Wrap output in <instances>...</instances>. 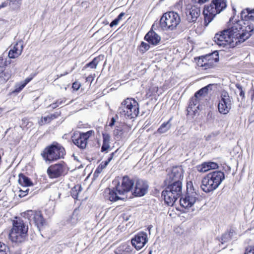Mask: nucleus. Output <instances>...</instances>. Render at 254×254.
Segmentation results:
<instances>
[{
  "label": "nucleus",
  "mask_w": 254,
  "mask_h": 254,
  "mask_svg": "<svg viewBox=\"0 0 254 254\" xmlns=\"http://www.w3.org/2000/svg\"><path fill=\"white\" fill-rule=\"evenodd\" d=\"M244 23L242 20H237L228 29H226L229 33L231 39L234 42H237V45L238 44L244 42L248 39L253 33L254 26L253 25H249L245 27V31L242 30V24Z\"/></svg>",
  "instance_id": "nucleus-1"
},
{
  "label": "nucleus",
  "mask_w": 254,
  "mask_h": 254,
  "mask_svg": "<svg viewBox=\"0 0 254 254\" xmlns=\"http://www.w3.org/2000/svg\"><path fill=\"white\" fill-rule=\"evenodd\" d=\"M28 227L23 220L17 218L12 222V227L9 233V240L17 244L25 241L28 235Z\"/></svg>",
  "instance_id": "nucleus-2"
},
{
  "label": "nucleus",
  "mask_w": 254,
  "mask_h": 254,
  "mask_svg": "<svg viewBox=\"0 0 254 254\" xmlns=\"http://www.w3.org/2000/svg\"><path fill=\"white\" fill-rule=\"evenodd\" d=\"M169 183L170 184L162 192V196L167 205L172 206L182 195V185L181 181H169Z\"/></svg>",
  "instance_id": "nucleus-3"
},
{
  "label": "nucleus",
  "mask_w": 254,
  "mask_h": 254,
  "mask_svg": "<svg viewBox=\"0 0 254 254\" xmlns=\"http://www.w3.org/2000/svg\"><path fill=\"white\" fill-rule=\"evenodd\" d=\"M65 154L64 147L57 142L46 147L41 153V156L46 162H53L64 158Z\"/></svg>",
  "instance_id": "nucleus-4"
},
{
  "label": "nucleus",
  "mask_w": 254,
  "mask_h": 254,
  "mask_svg": "<svg viewBox=\"0 0 254 254\" xmlns=\"http://www.w3.org/2000/svg\"><path fill=\"white\" fill-rule=\"evenodd\" d=\"M226 7V0H212L209 5L205 6L203 13L206 25L210 23L217 14L225 9Z\"/></svg>",
  "instance_id": "nucleus-5"
},
{
  "label": "nucleus",
  "mask_w": 254,
  "mask_h": 254,
  "mask_svg": "<svg viewBox=\"0 0 254 254\" xmlns=\"http://www.w3.org/2000/svg\"><path fill=\"white\" fill-rule=\"evenodd\" d=\"M113 183L115 184L116 187L112 190L108 189L106 198L111 201L125 199V198L119 195H124L127 192V176H125L122 178L121 182L118 180H115Z\"/></svg>",
  "instance_id": "nucleus-6"
},
{
  "label": "nucleus",
  "mask_w": 254,
  "mask_h": 254,
  "mask_svg": "<svg viewBox=\"0 0 254 254\" xmlns=\"http://www.w3.org/2000/svg\"><path fill=\"white\" fill-rule=\"evenodd\" d=\"M181 22L178 13L169 11L164 13L160 20V26L164 30H173Z\"/></svg>",
  "instance_id": "nucleus-7"
},
{
  "label": "nucleus",
  "mask_w": 254,
  "mask_h": 254,
  "mask_svg": "<svg viewBox=\"0 0 254 254\" xmlns=\"http://www.w3.org/2000/svg\"><path fill=\"white\" fill-rule=\"evenodd\" d=\"M147 183L142 180L128 179V192L131 191L132 194L135 197H141L145 195L148 190Z\"/></svg>",
  "instance_id": "nucleus-8"
},
{
  "label": "nucleus",
  "mask_w": 254,
  "mask_h": 254,
  "mask_svg": "<svg viewBox=\"0 0 254 254\" xmlns=\"http://www.w3.org/2000/svg\"><path fill=\"white\" fill-rule=\"evenodd\" d=\"M229 32L225 29L216 33L214 37V42L221 47L233 48L237 46V42L233 41Z\"/></svg>",
  "instance_id": "nucleus-9"
},
{
  "label": "nucleus",
  "mask_w": 254,
  "mask_h": 254,
  "mask_svg": "<svg viewBox=\"0 0 254 254\" xmlns=\"http://www.w3.org/2000/svg\"><path fill=\"white\" fill-rule=\"evenodd\" d=\"M23 216L28 219L30 223L33 221L39 231L46 224V221L40 211L27 210L24 213Z\"/></svg>",
  "instance_id": "nucleus-10"
},
{
  "label": "nucleus",
  "mask_w": 254,
  "mask_h": 254,
  "mask_svg": "<svg viewBox=\"0 0 254 254\" xmlns=\"http://www.w3.org/2000/svg\"><path fill=\"white\" fill-rule=\"evenodd\" d=\"M231 105L232 99L229 94L226 91H223L218 105L219 113L223 115L227 114L231 108Z\"/></svg>",
  "instance_id": "nucleus-11"
},
{
  "label": "nucleus",
  "mask_w": 254,
  "mask_h": 254,
  "mask_svg": "<svg viewBox=\"0 0 254 254\" xmlns=\"http://www.w3.org/2000/svg\"><path fill=\"white\" fill-rule=\"evenodd\" d=\"M94 135V131L90 130L86 132H80L77 138H72V140L73 143L81 149L86 148L87 144V140L92 135Z\"/></svg>",
  "instance_id": "nucleus-12"
},
{
  "label": "nucleus",
  "mask_w": 254,
  "mask_h": 254,
  "mask_svg": "<svg viewBox=\"0 0 254 254\" xmlns=\"http://www.w3.org/2000/svg\"><path fill=\"white\" fill-rule=\"evenodd\" d=\"M147 235L146 233L140 232L135 235L131 240V244L137 250L141 249L147 242Z\"/></svg>",
  "instance_id": "nucleus-13"
},
{
  "label": "nucleus",
  "mask_w": 254,
  "mask_h": 254,
  "mask_svg": "<svg viewBox=\"0 0 254 254\" xmlns=\"http://www.w3.org/2000/svg\"><path fill=\"white\" fill-rule=\"evenodd\" d=\"M198 194L195 192L187 193L184 198H181L180 200V204L184 208H189L191 207L198 199Z\"/></svg>",
  "instance_id": "nucleus-14"
},
{
  "label": "nucleus",
  "mask_w": 254,
  "mask_h": 254,
  "mask_svg": "<svg viewBox=\"0 0 254 254\" xmlns=\"http://www.w3.org/2000/svg\"><path fill=\"white\" fill-rule=\"evenodd\" d=\"M65 167L62 163L56 164L50 166L47 173L51 178H56L62 176L64 172Z\"/></svg>",
  "instance_id": "nucleus-15"
},
{
  "label": "nucleus",
  "mask_w": 254,
  "mask_h": 254,
  "mask_svg": "<svg viewBox=\"0 0 254 254\" xmlns=\"http://www.w3.org/2000/svg\"><path fill=\"white\" fill-rule=\"evenodd\" d=\"M184 171L182 166L173 167L169 172V181H181L183 179Z\"/></svg>",
  "instance_id": "nucleus-16"
},
{
  "label": "nucleus",
  "mask_w": 254,
  "mask_h": 254,
  "mask_svg": "<svg viewBox=\"0 0 254 254\" xmlns=\"http://www.w3.org/2000/svg\"><path fill=\"white\" fill-rule=\"evenodd\" d=\"M138 113L139 107L137 101L134 99L128 98V118H134Z\"/></svg>",
  "instance_id": "nucleus-17"
},
{
  "label": "nucleus",
  "mask_w": 254,
  "mask_h": 254,
  "mask_svg": "<svg viewBox=\"0 0 254 254\" xmlns=\"http://www.w3.org/2000/svg\"><path fill=\"white\" fill-rule=\"evenodd\" d=\"M209 178V176L206 175L201 181V189L206 193L212 191L218 188Z\"/></svg>",
  "instance_id": "nucleus-18"
},
{
  "label": "nucleus",
  "mask_w": 254,
  "mask_h": 254,
  "mask_svg": "<svg viewBox=\"0 0 254 254\" xmlns=\"http://www.w3.org/2000/svg\"><path fill=\"white\" fill-rule=\"evenodd\" d=\"M207 176H209V179L217 187H219L222 181L225 179L224 174L221 171H213L208 174Z\"/></svg>",
  "instance_id": "nucleus-19"
},
{
  "label": "nucleus",
  "mask_w": 254,
  "mask_h": 254,
  "mask_svg": "<svg viewBox=\"0 0 254 254\" xmlns=\"http://www.w3.org/2000/svg\"><path fill=\"white\" fill-rule=\"evenodd\" d=\"M23 49L22 41H19L16 43L12 49H11L8 53V57L10 59H14L20 56Z\"/></svg>",
  "instance_id": "nucleus-20"
},
{
  "label": "nucleus",
  "mask_w": 254,
  "mask_h": 254,
  "mask_svg": "<svg viewBox=\"0 0 254 254\" xmlns=\"http://www.w3.org/2000/svg\"><path fill=\"white\" fill-rule=\"evenodd\" d=\"M144 39L149 44L154 46L158 45L161 40L160 36L152 30L149 31L146 34Z\"/></svg>",
  "instance_id": "nucleus-21"
},
{
  "label": "nucleus",
  "mask_w": 254,
  "mask_h": 254,
  "mask_svg": "<svg viewBox=\"0 0 254 254\" xmlns=\"http://www.w3.org/2000/svg\"><path fill=\"white\" fill-rule=\"evenodd\" d=\"M187 19L189 22H195L200 14L199 8L193 7H191L187 12Z\"/></svg>",
  "instance_id": "nucleus-22"
},
{
  "label": "nucleus",
  "mask_w": 254,
  "mask_h": 254,
  "mask_svg": "<svg viewBox=\"0 0 254 254\" xmlns=\"http://www.w3.org/2000/svg\"><path fill=\"white\" fill-rule=\"evenodd\" d=\"M242 20L254 21V8L247 7L242 10L240 13Z\"/></svg>",
  "instance_id": "nucleus-23"
},
{
  "label": "nucleus",
  "mask_w": 254,
  "mask_h": 254,
  "mask_svg": "<svg viewBox=\"0 0 254 254\" xmlns=\"http://www.w3.org/2000/svg\"><path fill=\"white\" fill-rule=\"evenodd\" d=\"M235 234V230L234 228H231L222 235L220 241L222 244L227 243L232 239Z\"/></svg>",
  "instance_id": "nucleus-24"
},
{
  "label": "nucleus",
  "mask_w": 254,
  "mask_h": 254,
  "mask_svg": "<svg viewBox=\"0 0 254 254\" xmlns=\"http://www.w3.org/2000/svg\"><path fill=\"white\" fill-rule=\"evenodd\" d=\"M19 184L23 187H27L33 185L32 182L28 177L23 174L19 175Z\"/></svg>",
  "instance_id": "nucleus-25"
},
{
  "label": "nucleus",
  "mask_w": 254,
  "mask_h": 254,
  "mask_svg": "<svg viewBox=\"0 0 254 254\" xmlns=\"http://www.w3.org/2000/svg\"><path fill=\"white\" fill-rule=\"evenodd\" d=\"M200 100V98L198 96H196V94H195L194 96L192 97L190 100L189 107L187 109L188 113L190 112L191 111L195 112V111H196V109L193 110V107L198 104Z\"/></svg>",
  "instance_id": "nucleus-26"
},
{
  "label": "nucleus",
  "mask_w": 254,
  "mask_h": 254,
  "mask_svg": "<svg viewBox=\"0 0 254 254\" xmlns=\"http://www.w3.org/2000/svg\"><path fill=\"white\" fill-rule=\"evenodd\" d=\"M11 71L8 70H5L0 74V85L4 84L11 77Z\"/></svg>",
  "instance_id": "nucleus-27"
},
{
  "label": "nucleus",
  "mask_w": 254,
  "mask_h": 254,
  "mask_svg": "<svg viewBox=\"0 0 254 254\" xmlns=\"http://www.w3.org/2000/svg\"><path fill=\"white\" fill-rule=\"evenodd\" d=\"M212 86H215V85L214 84H209V85L200 89L199 90H198L197 92H196L195 94H196V96H198L200 98H201L202 96L206 95L208 93V92L209 90H211L212 89Z\"/></svg>",
  "instance_id": "nucleus-28"
},
{
  "label": "nucleus",
  "mask_w": 254,
  "mask_h": 254,
  "mask_svg": "<svg viewBox=\"0 0 254 254\" xmlns=\"http://www.w3.org/2000/svg\"><path fill=\"white\" fill-rule=\"evenodd\" d=\"M60 115V114L58 113H56L53 114L49 115L46 117H42L41 122L44 124L49 123L52 120L57 118Z\"/></svg>",
  "instance_id": "nucleus-29"
},
{
  "label": "nucleus",
  "mask_w": 254,
  "mask_h": 254,
  "mask_svg": "<svg viewBox=\"0 0 254 254\" xmlns=\"http://www.w3.org/2000/svg\"><path fill=\"white\" fill-rule=\"evenodd\" d=\"M171 119H170L166 123H163L160 127L158 129V132L160 133H163L168 131L171 127V124L170 122Z\"/></svg>",
  "instance_id": "nucleus-30"
},
{
  "label": "nucleus",
  "mask_w": 254,
  "mask_h": 254,
  "mask_svg": "<svg viewBox=\"0 0 254 254\" xmlns=\"http://www.w3.org/2000/svg\"><path fill=\"white\" fill-rule=\"evenodd\" d=\"M127 99H125L123 102L122 103L121 106L119 107L118 109V113L120 114L121 116H126V110L127 109Z\"/></svg>",
  "instance_id": "nucleus-31"
},
{
  "label": "nucleus",
  "mask_w": 254,
  "mask_h": 254,
  "mask_svg": "<svg viewBox=\"0 0 254 254\" xmlns=\"http://www.w3.org/2000/svg\"><path fill=\"white\" fill-rule=\"evenodd\" d=\"M82 190L81 186L77 185L74 186L71 190V195L74 199H77L78 193Z\"/></svg>",
  "instance_id": "nucleus-32"
},
{
  "label": "nucleus",
  "mask_w": 254,
  "mask_h": 254,
  "mask_svg": "<svg viewBox=\"0 0 254 254\" xmlns=\"http://www.w3.org/2000/svg\"><path fill=\"white\" fill-rule=\"evenodd\" d=\"M0 254H11L9 247L0 242Z\"/></svg>",
  "instance_id": "nucleus-33"
},
{
  "label": "nucleus",
  "mask_w": 254,
  "mask_h": 254,
  "mask_svg": "<svg viewBox=\"0 0 254 254\" xmlns=\"http://www.w3.org/2000/svg\"><path fill=\"white\" fill-rule=\"evenodd\" d=\"M127 245L123 244L119 246L116 250V254H127Z\"/></svg>",
  "instance_id": "nucleus-34"
},
{
  "label": "nucleus",
  "mask_w": 254,
  "mask_h": 254,
  "mask_svg": "<svg viewBox=\"0 0 254 254\" xmlns=\"http://www.w3.org/2000/svg\"><path fill=\"white\" fill-rule=\"evenodd\" d=\"M197 170L199 172L204 173L209 170L207 162H204L196 166Z\"/></svg>",
  "instance_id": "nucleus-35"
},
{
  "label": "nucleus",
  "mask_w": 254,
  "mask_h": 254,
  "mask_svg": "<svg viewBox=\"0 0 254 254\" xmlns=\"http://www.w3.org/2000/svg\"><path fill=\"white\" fill-rule=\"evenodd\" d=\"M107 163H104V162H102L96 168L94 175L95 176L97 177L99 174H100L103 169H104L107 167Z\"/></svg>",
  "instance_id": "nucleus-36"
},
{
  "label": "nucleus",
  "mask_w": 254,
  "mask_h": 254,
  "mask_svg": "<svg viewBox=\"0 0 254 254\" xmlns=\"http://www.w3.org/2000/svg\"><path fill=\"white\" fill-rule=\"evenodd\" d=\"M99 61V60L98 58H95L91 62L86 64L85 67H90L91 68H96Z\"/></svg>",
  "instance_id": "nucleus-37"
},
{
  "label": "nucleus",
  "mask_w": 254,
  "mask_h": 254,
  "mask_svg": "<svg viewBox=\"0 0 254 254\" xmlns=\"http://www.w3.org/2000/svg\"><path fill=\"white\" fill-rule=\"evenodd\" d=\"M110 142L107 141H103V144L101 147V151L103 152L106 151L110 148Z\"/></svg>",
  "instance_id": "nucleus-38"
},
{
  "label": "nucleus",
  "mask_w": 254,
  "mask_h": 254,
  "mask_svg": "<svg viewBox=\"0 0 254 254\" xmlns=\"http://www.w3.org/2000/svg\"><path fill=\"white\" fill-rule=\"evenodd\" d=\"M5 70V64L2 57H0V74Z\"/></svg>",
  "instance_id": "nucleus-39"
},
{
  "label": "nucleus",
  "mask_w": 254,
  "mask_h": 254,
  "mask_svg": "<svg viewBox=\"0 0 254 254\" xmlns=\"http://www.w3.org/2000/svg\"><path fill=\"white\" fill-rule=\"evenodd\" d=\"M21 5L20 2H14L13 4H8L12 10H16L19 8Z\"/></svg>",
  "instance_id": "nucleus-40"
},
{
  "label": "nucleus",
  "mask_w": 254,
  "mask_h": 254,
  "mask_svg": "<svg viewBox=\"0 0 254 254\" xmlns=\"http://www.w3.org/2000/svg\"><path fill=\"white\" fill-rule=\"evenodd\" d=\"M209 167V170L211 169H215L218 168V165L217 163L213 162H207Z\"/></svg>",
  "instance_id": "nucleus-41"
},
{
  "label": "nucleus",
  "mask_w": 254,
  "mask_h": 254,
  "mask_svg": "<svg viewBox=\"0 0 254 254\" xmlns=\"http://www.w3.org/2000/svg\"><path fill=\"white\" fill-rule=\"evenodd\" d=\"M245 254H254V246H249L245 250Z\"/></svg>",
  "instance_id": "nucleus-42"
},
{
  "label": "nucleus",
  "mask_w": 254,
  "mask_h": 254,
  "mask_svg": "<svg viewBox=\"0 0 254 254\" xmlns=\"http://www.w3.org/2000/svg\"><path fill=\"white\" fill-rule=\"evenodd\" d=\"M237 88L240 91V96L242 97L243 98L245 97V92L243 90L242 86L240 84H236Z\"/></svg>",
  "instance_id": "nucleus-43"
},
{
  "label": "nucleus",
  "mask_w": 254,
  "mask_h": 254,
  "mask_svg": "<svg viewBox=\"0 0 254 254\" xmlns=\"http://www.w3.org/2000/svg\"><path fill=\"white\" fill-rule=\"evenodd\" d=\"M66 99L65 98H60L56 101L57 104L58 105V106L63 105L65 104Z\"/></svg>",
  "instance_id": "nucleus-44"
},
{
  "label": "nucleus",
  "mask_w": 254,
  "mask_h": 254,
  "mask_svg": "<svg viewBox=\"0 0 254 254\" xmlns=\"http://www.w3.org/2000/svg\"><path fill=\"white\" fill-rule=\"evenodd\" d=\"M102 135H103V141H107V142L110 141V135L108 133H103Z\"/></svg>",
  "instance_id": "nucleus-45"
},
{
  "label": "nucleus",
  "mask_w": 254,
  "mask_h": 254,
  "mask_svg": "<svg viewBox=\"0 0 254 254\" xmlns=\"http://www.w3.org/2000/svg\"><path fill=\"white\" fill-rule=\"evenodd\" d=\"M26 85L24 83H21L19 86L18 87H17L16 89H15V91H17V92H19L21 90H22L23 89V88L26 86Z\"/></svg>",
  "instance_id": "nucleus-46"
},
{
  "label": "nucleus",
  "mask_w": 254,
  "mask_h": 254,
  "mask_svg": "<svg viewBox=\"0 0 254 254\" xmlns=\"http://www.w3.org/2000/svg\"><path fill=\"white\" fill-rule=\"evenodd\" d=\"M80 87V84L78 82H75L72 84V88L73 89L77 90Z\"/></svg>",
  "instance_id": "nucleus-47"
},
{
  "label": "nucleus",
  "mask_w": 254,
  "mask_h": 254,
  "mask_svg": "<svg viewBox=\"0 0 254 254\" xmlns=\"http://www.w3.org/2000/svg\"><path fill=\"white\" fill-rule=\"evenodd\" d=\"M8 4H9V0H6V1L2 2L1 4H0V9L7 6Z\"/></svg>",
  "instance_id": "nucleus-48"
},
{
  "label": "nucleus",
  "mask_w": 254,
  "mask_h": 254,
  "mask_svg": "<svg viewBox=\"0 0 254 254\" xmlns=\"http://www.w3.org/2000/svg\"><path fill=\"white\" fill-rule=\"evenodd\" d=\"M141 47L142 48H144L145 51L148 50L149 48V45L148 44L144 43L143 42L141 43Z\"/></svg>",
  "instance_id": "nucleus-49"
},
{
  "label": "nucleus",
  "mask_w": 254,
  "mask_h": 254,
  "mask_svg": "<svg viewBox=\"0 0 254 254\" xmlns=\"http://www.w3.org/2000/svg\"><path fill=\"white\" fill-rule=\"evenodd\" d=\"M208 0H192V1L194 2L197 3L199 4H202L205 3L206 2H207Z\"/></svg>",
  "instance_id": "nucleus-50"
},
{
  "label": "nucleus",
  "mask_w": 254,
  "mask_h": 254,
  "mask_svg": "<svg viewBox=\"0 0 254 254\" xmlns=\"http://www.w3.org/2000/svg\"><path fill=\"white\" fill-rule=\"evenodd\" d=\"M119 22V21L117 18H115L110 23V27H112L114 26L117 25L118 24Z\"/></svg>",
  "instance_id": "nucleus-51"
},
{
  "label": "nucleus",
  "mask_w": 254,
  "mask_h": 254,
  "mask_svg": "<svg viewBox=\"0 0 254 254\" xmlns=\"http://www.w3.org/2000/svg\"><path fill=\"white\" fill-rule=\"evenodd\" d=\"M58 105L57 104V102L53 103L49 105L48 107L52 108V109H55L56 108L58 107Z\"/></svg>",
  "instance_id": "nucleus-52"
},
{
  "label": "nucleus",
  "mask_w": 254,
  "mask_h": 254,
  "mask_svg": "<svg viewBox=\"0 0 254 254\" xmlns=\"http://www.w3.org/2000/svg\"><path fill=\"white\" fill-rule=\"evenodd\" d=\"M115 119L114 117L112 118L109 126L110 127L113 126L115 124Z\"/></svg>",
  "instance_id": "nucleus-53"
},
{
  "label": "nucleus",
  "mask_w": 254,
  "mask_h": 254,
  "mask_svg": "<svg viewBox=\"0 0 254 254\" xmlns=\"http://www.w3.org/2000/svg\"><path fill=\"white\" fill-rule=\"evenodd\" d=\"M125 15V13L124 12H121L118 16V17L116 18L119 21H120L122 17Z\"/></svg>",
  "instance_id": "nucleus-54"
},
{
  "label": "nucleus",
  "mask_w": 254,
  "mask_h": 254,
  "mask_svg": "<svg viewBox=\"0 0 254 254\" xmlns=\"http://www.w3.org/2000/svg\"><path fill=\"white\" fill-rule=\"evenodd\" d=\"M19 191H20V193L19 194V196L20 197H24V196H25L26 195V193L23 192L22 190H19Z\"/></svg>",
  "instance_id": "nucleus-55"
},
{
  "label": "nucleus",
  "mask_w": 254,
  "mask_h": 254,
  "mask_svg": "<svg viewBox=\"0 0 254 254\" xmlns=\"http://www.w3.org/2000/svg\"><path fill=\"white\" fill-rule=\"evenodd\" d=\"M32 79V78L28 77L25 79V80L23 81V82L26 85L27 83H28Z\"/></svg>",
  "instance_id": "nucleus-56"
},
{
  "label": "nucleus",
  "mask_w": 254,
  "mask_h": 254,
  "mask_svg": "<svg viewBox=\"0 0 254 254\" xmlns=\"http://www.w3.org/2000/svg\"><path fill=\"white\" fill-rule=\"evenodd\" d=\"M250 93H251V99L253 100H254V89H252Z\"/></svg>",
  "instance_id": "nucleus-57"
},
{
  "label": "nucleus",
  "mask_w": 254,
  "mask_h": 254,
  "mask_svg": "<svg viewBox=\"0 0 254 254\" xmlns=\"http://www.w3.org/2000/svg\"><path fill=\"white\" fill-rule=\"evenodd\" d=\"M9 4H13L14 2H20L21 0H8Z\"/></svg>",
  "instance_id": "nucleus-58"
},
{
  "label": "nucleus",
  "mask_w": 254,
  "mask_h": 254,
  "mask_svg": "<svg viewBox=\"0 0 254 254\" xmlns=\"http://www.w3.org/2000/svg\"><path fill=\"white\" fill-rule=\"evenodd\" d=\"M24 188H25L24 189V190H22L23 192L26 193V195H27L28 194V193L29 189L26 188V187H24Z\"/></svg>",
  "instance_id": "nucleus-59"
},
{
  "label": "nucleus",
  "mask_w": 254,
  "mask_h": 254,
  "mask_svg": "<svg viewBox=\"0 0 254 254\" xmlns=\"http://www.w3.org/2000/svg\"><path fill=\"white\" fill-rule=\"evenodd\" d=\"M112 160V158H111L110 157H109L107 160L105 161H104V163H107V165H108V164L109 163V162Z\"/></svg>",
  "instance_id": "nucleus-60"
},
{
  "label": "nucleus",
  "mask_w": 254,
  "mask_h": 254,
  "mask_svg": "<svg viewBox=\"0 0 254 254\" xmlns=\"http://www.w3.org/2000/svg\"><path fill=\"white\" fill-rule=\"evenodd\" d=\"M116 151L114 152H112L111 154H110V157L111 158H112V159H113V157H114V155L115 154Z\"/></svg>",
  "instance_id": "nucleus-61"
},
{
  "label": "nucleus",
  "mask_w": 254,
  "mask_h": 254,
  "mask_svg": "<svg viewBox=\"0 0 254 254\" xmlns=\"http://www.w3.org/2000/svg\"><path fill=\"white\" fill-rule=\"evenodd\" d=\"M116 151L114 152H112L111 154H110V157L111 158H112V159H113V157H114V155L115 154Z\"/></svg>",
  "instance_id": "nucleus-62"
},
{
  "label": "nucleus",
  "mask_w": 254,
  "mask_h": 254,
  "mask_svg": "<svg viewBox=\"0 0 254 254\" xmlns=\"http://www.w3.org/2000/svg\"><path fill=\"white\" fill-rule=\"evenodd\" d=\"M121 56H122V57H124V58H126V55L125 54L123 55L122 54H121Z\"/></svg>",
  "instance_id": "nucleus-63"
},
{
  "label": "nucleus",
  "mask_w": 254,
  "mask_h": 254,
  "mask_svg": "<svg viewBox=\"0 0 254 254\" xmlns=\"http://www.w3.org/2000/svg\"><path fill=\"white\" fill-rule=\"evenodd\" d=\"M215 135V134L214 133H212L210 135V136H214Z\"/></svg>",
  "instance_id": "nucleus-64"
}]
</instances>
